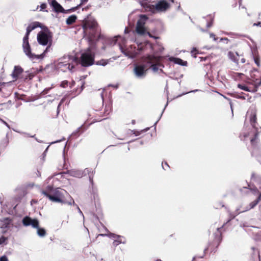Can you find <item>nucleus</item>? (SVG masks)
<instances>
[{
  "label": "nucleus",
  "instance_id": "1",
  "mask_svg": "<svg viewBox=\"0 0 261 261\" xmlns=\"http://www.w3.org/2000/svg\"><path fill=\"white\" fill-rule=\"evenodd\" d=\"M82 27L83 33L90 41L97 40L99 38L100 30L97 22L95 19L87 17L83 20Z\"/></svg>",
  "mask_w": 261,
  "mask_h": 261
},
{
  "label": "nucleus",
  "instance_id": "2",
  "mask_svg": "<svg viewBox=\"0 0 261 261\" xmlns=\"http://www.w3.org/2000/svg\"><path fill=\"white\" fill-rule=\"evenodd\" d=\"M37 28H42L41 24L38 21H35L30 24L27 29L25 35L23 39V49L25 54L30 58H39L37 56L31 53V47L29 43V36L30 33Z\"/></svg>",
  "mask_w": 261,
  "mask_h": 261
},
{
  "label": "nucleus",
  "instance_id": "3",
  "mask_svg": "<svg viewBox=\"0 0 261 261\" xmlns=\"http://www.w3.org/2000/svg\"><path fill=\"white\" fill-rule=\"evenodd\" d=\"M163 59V57L160 56L147 55L142 57L141 61L149 65V68H151L153 71L156 72L159 69L158 66H163L161 63Z\"/></svg>",
  "mask_w": 261,
  "mask_h": 261
},
{
  "label": "nucleus",
  "instance_id": "4",
  "mask_svg": "<svg viewBox=\"0 0 261 261\" xmlns=\"http://www.w3.org/2000/svg\"><path fill=\"white\" fill-rule=\"evenodd\" d=\"M94 54L88 48L81 57V64L84 67H88L93 64L94 61Z\"/></svg>",
  "mask_w": 261,
  "mask_h": 261
},
{
  "label": "nucleus",
  "instance_id": "5",
  "mask_svg": "<svg viewBox=\"0 0 261 261\" xmlns=\"http://www.w3.org/2000/svg\"><path fill=\"white\" fill-rule=\"evenodd\" d=\"M52 33L47 29L39 32L37 35V40L39 44L42 45H46L52 40Z\"/></svg>",
  "mask_w": 261,
  "mask_h": 261
},
{
  "label": "nucleus",
  "instance_id": "6",
  "mask_svg": "<svg viewBox=\"0 0 261 261\" xmlns=\"http://www.w3.org/2000/svg\"><path fill=\"white\" fill-rule=\"evenodd\" d=\"M51 194H49L47 192L43 191L42 193L48 198L51 201L59 203H65L64 201V195L62 192L56 189L51 192Z\"/></svg>",
  "mask_w": 261,
  "mask_h": 261
},
{
  "label": "nucleus",
  "instance_id": "7",
  "mask_svg": "<svg viewBox=\"0 0 261 261\" xmlns=\"http://www.w3.org/2000/svg\"><path fill=\"white\" fill-rule=\"evenodd\" d=\"M144 7H146L150 9H155L159 12H163L166 11L170 7V4L166 0H162L158 2L155 5L150 4H142Z\"/></svg>",
  "mask_w": 261,
  "mask_h": 261
},
{
  "label": "nucleus",
  "instance_id": "8",
  "mask_svg": "<svg viewBox=\"0 0 261 261\" xmlns=\"http://www.w3.org/2000/svg\"><path fill=\"white\" fill-rule=\"evenodd\" d=\"M218 246H201L200 248L202 251V253H198L196 256L193 257V259L196 258H203L204 255H211L213 253H215L217 250Z\"/></svg>",
  "mask_w": 261,
  "mask_h": 261
},
{
  "label": "nucleus",
  "instance_id": "9",
  "mask_svg": "<svg viewBox=\"0 0 261 261\" xmlns=\"http://www.w3.org/2000/svg\"><path fill=\"white\" fill-rule=\"evenodd\" d=\"M142 62V64L136 65L134 69L135 75L138 77H144L146 75V71L149 69V65L146 63Z\"/></svg>",
  "mask_w": 261,
  "mask_h": 261
},
{
  "label": "nucleus",
  "instance_id": "10",
  "mask_svg": "<svg viewBox=\"0 0 261 261\" xmlns=\"http://www.w3.org/2000/svg\"><path fill=\"white\" fill-rule=\"evenodd\" d=\"M23 72V69L19 66H15L14 68V70L12 73V76L13 79L16 81L18 79L24 78V80H27L28 78L29 80H31L33 75L31 73L28 74L25 77L21 76L22 73Z\"/></svg>",
  "mask_w": 261,
  "mask_h": 261
},
{
  "label": "nucleus",
  "instance_id": "11",
  "mask_svg": "<svg viewBox=\"0 0 261 261\" xmlns=\"http://www.w3.org/2000/svg\"><path fill=\"white\" fill-rule=\"evenodd\" d=\"M259 132H255L253 134V137L250 139L251 148L250 150L251 151L253 155V152L259 149L258 135Z\"/></svg>",
  "mask_w": 261,
  "mask_h": 261
},
{
  "label": "nucleus",
  "instance_id": "12",
  "mask_svg": "<svg viewBox=\"0 0 261 261\" xmlns=\"http://www.w3.org/2000/svg\"><path fill=\"white\" fill-rule=\"evenodd\" d=\"M96 111L97 112L96 115L101 117L100 120L105 119L112 112V106L110 104L106 105L103 112H101L100 110L97 109L96 110Z\"/></svg>",
  "mask_w": 261,
  "mask_h": 261
},
{
  "label": "nucleus",
  "instance_id": "13",
  "mask_svg": "<svg viewBox=\"0 0 261 261\" xmlns=\"http://www.w3.org/2000/svg\"><path fill=\"white\" fill-rule=\"evenodd\" d=\"M48 2L53 7L54 11L57 13H66L67 12H71L64 10L62 6L59 4L56 0H50L48 1Z\"/></svg>",
  "mask_w": 261,
  "mask_h": 261
},
{
  "label": "nucleus",
  "instance_id": "14",
  "mask_svg": "<svg viewBox=\"0 0 261 261\" xmlns=\"http://www.w3.org/2000/svg\"><path fill=\"white\" fill-rule=\"evenodd\" d=\"M22 223L24 226L31 225L34 228H38L39 226V221L36 219H32L29 217L26 216L22 220Z\"/></svg>",
  "mask_w": 261,
  "mask_h": 261
},
{
  "label": "nucleus",
  "instance_id": "15",
  "mask_svg": "<svg viewBox=\"0 0 261 261\" xmlns=\"http://www.w3.org/2000/svg\"><path fill=\"white\" fill-rule=\"evenodd\" d=\"M67 59L68 60L69 59V58L68 57L67 58H64L63 60H66ZM58 66L59 68H63V70H66L67 69L72 71V70L74 68V65L72 64H71L69 63V61H60L59 62L58 64Z\"/></svg>",
  "mask_w": 261,
  "mask_h": 261
},
{
  "label": "nucleus",
  "instance_id": "16",
  "mask_svg": "<svg viewBox=\"0 0 261 261\" xmlns=\"http://www.w3.org/2000/svg\"><path fill=\"white\" fill-rule=\"evenodd\" d=\"M109 237L114 240V243L118 244H125L126 243V239L121 236L116 235L114 233H110Z\"/></svg>",
  "mask_w": 261,
  "mask_h": 261
},
{
  "label": "nucleus",
  "instance_id": "17",
  "mask_svg": "<svg viewBox=\"0 0 261 261\" xmlns=\"http://www.w3.org/2000/svg\"><path fill=\"white\" fill-rule=\"evenodd\" d=\"M250 122L253 128H254L255 130V132H259L260 129V127H257V117L255 113H253L250 115Z\"/></svg>",
  "mask_w": 261,
  "mask_h": 261
},
{
  "label": "nucleus",
  "instance_id": "18",
  "mask_svg": "<svg viewBox=\"0 0 261 261\" xmlns=\"http://www.w3.org/2000/svg\"><path fill=\"white\" fill-rule=\"evenodd\" d=\"M222 227H222L218 228L217 231L214 234L215 237L214 239V243L217 244V245H219L222 239L221 231Z\"/></svg>",
  "mask_w": 261,
  "mask_h": 261
},
{
  "label": "nucleus",
  "instance_id": "19",
  "mask_svg": "<svg viewBox=\"0 0 261 261\" xmlns=\"http://www.w3.org/2000/svg\"><path fill=\"white\" fill-rule=\"evenodd\" d=\"M83 174L84 175H88L89 176V180L90 183L91 184L92 186H93V175H94V171L92 168H87L85 169L83 171Z\"/></svg>",
  "mask_w": 261,
  "mask_h": 261
},
{
  "label": "nucleus",
  "instance_id": "20",
  "mask_svg": "<svg viewBox=\"0 0 261 261\" xmlns=\"http://www.w3.org/2000/svg\"><path fill=\"white\" fill-rule=\"evenodd\" d=\"M144 22L142 20H139L137 23L136 31L138 34H144L145 32V29L144 28Z\"/></svg>",
  "mask_w": 261,
  "mask_h": 261
},
{
  "label": "nucleus",
  "instance_id": "21",
  "mask_svg": "<svg viewBox=\"0 0 261 261\" xmlns=\"http://www.w3.org/2000/svg\"><path fill=\"white\" fill-rule=\"evenodd\" d=\"M12 222V219L10 218H6L1 221V227L2 228H7L9 227Z\"/></svg>",
  "mask_w": 261,
  "mask_h": 261
},
{
  "label": "nucleus",
  "instance_id": "22",
  "mask_svg": "<svg viewBox=\"0 0 261 261\" xmlns=\"http://www.w3.org/2000/svg\"><path fill=\"white\" fill-rule=\"evenodd\" d=\"M77 19V16L75 15H72L69 16L66 20V24L68 25H71L73 24Z\"/></svg>",
  "mask_w": 261,
  "mask_h": 261
},
{
  "label": "nucleus",
  "instance_id": "23",
  "mask_svg": "<svg viewBox=\"0 0 261 261\" xmlns=\"http://www.w3.org/2000/svg\"><path fill=\"white\" fill-rule=\"evenodd\" d=\"M171 61H173L174 63L182 65V66H186L187 65V62L183 61L180 58H172L171 59Z\"/></svg>",
  "mask_w": 261,
  "mask_h": 261
},
{
  "label": "nucleus",
  "instance_id": "24",
  "mask_svg": "<svg viewBox=\"0 0 261 261\" xmlns=\"http://www.w3.org/2000/svg\"><path fill=\"white\" fill-rule=\"evenodd\" d=\"M253 59L257 67H260V57L258 54L254 53L253 54Z\"/></svg>",
  "mask_w": 261,
  "mask_h": 261
},
{
  "label": "nucleus",
  "instance_id": "25",
  "mask_svg": "<svg viewBox=\"0 0 261 261\" xmlns=\"http://www.w3.org/2000/svg\"><path fill=\"white\" fill-rule=\"evenodd\" d=\"M261 199V193H259L258 197L257 198V199L256 200H255L254 201H252V202L250 203V208H253L255 205H256L257 204V203H258V202L260 201Z\"/></svg>",
  "mask_w": 261,
  "mask_h": 261
},
{
  "label": "nucleus",
  "instance_id": "26",
  "mask_svg": "<svg viewBox=\"0 0 261 261\" xmlns=\"http://www.w3.org/2000/svg\"><path fill=\"white\" fill-rule=\"evenodd\" d=\"M37 228V234L40 237H44L46 234V231L44 228H40L39 226Z\"/></svg>",
  "mask_w": 261,
  "mask_h": 261
},
{
  "label": "nucleus",
  "instance_id": "27",
  "mask_svg": "<svg viewBox=\"0 0 261 261\" xmlns=\"http://www.w3.org/2000/svg\"><path fill=\"white\" fill-rule=\"evenodd\" d=\"M228 56L229 57V58L233 61L234 62H237L238 61V59H237V57L236 56V55H235V54L232 51H229L228 53Z\"/></svg>",
  "mask_w": 261,
  "mask_h": 261
},
{
  "label": "nucleus",
  "instance_id": "28",
  "mask_svg": "<svg viewBox=\"0 0 261 261\" xmlns=\"http://www.w3.org/2000/svg\"><path fill=\"white\" fill-rule=\"evenodd\" d=\"M109 61L108 60L101 59L96 62V64L97 65H101L103 66H106L108 64Z\"/></svg>",
  "mask_w": 261,
  "mask_h": 261
},
{
  "label": "nucleus",
  "instance_id": "29",
  "mask_svg": "<svg viewBox=\"0 0 261 261\" xmlns=\"http://www.w3.org/2000/svg\"><path fill=\"white\" fill-rule=\"evenodd\" d=\"M88 1V0H81V4L79 5H78L76 7L72 8L71 9L68 10V11L74 12L75 10H76L77 9V8H79L82 4H83L85 3H87Z\"/></svg>",
  "mask_w": 261,
  "mask_h": 261
},
{
  "label": "nucleus",
  "instance_id": "30",
  "mask_svg": "<svg viewBox=\"0 0 261 261\" xmlns=\"http://www.w3.org/2000/svg\"><path fill=\"white\" fill-rule=\"evenodd\" d=\"M249 136H250V133H249V132L244 133L243 134H240L239 137H240L241 140L244 141L246 140V139Z\"/></svg>",
  "mask_w": 261,
  "mask_h": 261
},
{
  "label": "nucleus",
  "instance_id": "31",
  "mask_svg": "<svg viewBox=\"0 0 261 261\" xmlns=\"http://www.w3.org/2000/svg\"><path fill=\"white\" fill-rule=\"evenodd\" d=\"M191 53L192 54V56H193L194 58H196V55L198 53V50L196 48H193L192 49Z\"/></svg>",
  "mask_w": 261,
  "mask_h": 261
},
{
  "label": "nucleus",
  "instance_id": "32",
  "mask_svg": "<svg viewBox=\"0 0 261 261\" xmlns=\"http://www.w3.org/2000/svg\"><path fill=\"white\" fill-rule=\"evenodd\" d=\"M238 87L241 89H242L245 91H249V88L248 87L246 86H244V85H241V84H239L238 85Z\"/></svg>",
  "mask_w": 261,
  "mask_h": 261
},
{
  "label": "nucleus",
  "instance_id": "33",
  "mask_svg": "<svg viewBox=\"0 0 261 261\" xmlns=\"http://www.w3.org/2000/svg\"><path fill=\"white\" fill-rule=\"evenodd\" d=\"M7 240V238L4 236H2L0 238V245H2L5 243L6 241Z\"/></svg>",
  "mask_w": 261,
  "mask_h": 261
},
{
  "label": "nucleus",
  "instance_id": "34",
  "mask_svg": "<svg viewBox=\"0 0 261 261\" xmlns=\"http://www.w3.org/2000/svg\"><path fill=\"white\" fill-rule=\"evenodd\" d=\"M68 84V82L67 81H64L61 84V87L63 88H66L67 87Z\"/></svg>",
  "mask_w": 261,
  "mask_h": 261
},
{
  "label": "nucleus",
  "instance_id": "35",
  "mask_svg": "<svg viewBox=\"0 0 261 261\" xmlns=\"http://www.w3.org/2000/svg\"><path fill=\"white\" fill-rule=\"evenodd\" d=\"M47 7V5L45 3H43L40 6V8L41 11L44 10Z\"/></svg>",
  "mask_w": 261,
  "mask_h": 261
},
{
  "label": "nucleus",
  "instance_id": "36",
  "mask_svg": "<svg viewBox=\"0 0 261 261\" xmlns=\"http://www.w3.org/2000/svg\"><path fill=\"white\" fill-rule=\"evenodd\" d=\"M0 261H8L6 256L3 255L0 258Z\"/></svg>",
  "mask_w": 261,
  "mask_h": 261
},
{
  "label": "nucleus",
  "instance_id": "37",
  "mask_svg": "<svg viewBox=\"0 0 261 261\" xmlns=\"http://www.w3.org/2000/svg\"><path fill=\"white\" fill-rule=\"evenodd\" d=\"M221 40L226 42V43H227L229 41L227 38H221Z\"/></svg>",
  "mask_w": 261,
  "mask_h": 261
},
{
  "label": "nucleus",
  "instance_id": "38",
  "mask_svg": "<svg viewBox=\"0 0 261 261\" xmlns=\"http://www.w3.org/2000/svg\"><path fill=\"white\" fill-rule=\"evenodd\" d=\"M250 189L252 191H254V192L259 193V191L256 187H255L254 188H252V189L250 188Z\"/></svg>",
  "mask_w": 261,
  "mask_h": 261
},
{
  "label": "nucleus",
  "instance_id": "39",
  "mask_svg": "<svg viewBox=\"0 0 261 261\" xmlns=\"http://www.w3.org/2000/svg\"><path fill=\"white\" fill-rule=\"evenodd\" d=\"M3 141H4V143H5V145H7L8 144V138L6 137V138L4 139V140H3Z\"/></svg>",
  "mask_w": 261,
  "mask_h": 261
},
{
  "label": "nucleus",
  "instance_id": "40",
  "mask_svg": "<svg viewBox=\"0 0 261 261\" xmlns=\"http://www.w3.org/2000/svg\"><path fill=\"white\" fill-rule=\"evenodd\" d=\"M256 177V175L255 173H252L251 174V179H253Z\"/></svg>",
  "mask_w": 261,
  "mask_h": 261
},
{
  "label": "nucleus",
  "instance_id": "41",
  "mask_svg": "<svg viewBox=\"0 0 261 261\" xmlns=\"http://www.w3.org/2000/svg\"><path fill=\"white\" fill-rule=\"evenodd\" d=\"M65 98H66V97H64V98H63L62 99V100H61V101H60V103H59V105H58V108L61 106V103H62V102H63V101L65 100Z\"/></svg>",
  "mask_w": 261,
  "mask_h": 261
},
{
  "label": "nucleus",
  "instance_id": "42",
  "mask_svg": "<svg viewBox=\"0 0 261 261\" xmlns=\"http://www.w3.org/2000/svg\"><path fill=\"white\" fill-rule=\"evenodd\" d=\"M133 134H135L136 136H138L140 134V132L138 131H133Z\"/></svg>",
  "mask_w": 261,
  "mask_h": 261
},
{
  "label": "nucleus",
  "instance_id": "43",
  "mask_svg": "<svg viewBox=\"0 0 261 261\" xmlns=\"http://www.w3.org/2000/svg\"><path fill=\"white\" fill-rule=\"evenodd\" d=\"M253 25H254H254H256V26H260V27H261V23H260V22H257V23H254L253 24Z\"/></svg>",
  "mask_w": 261,
  "mask_h": 261
},
{
  "label": "nucleus",
  "instance_id": "44",
  "mask_svg": "<svg viewBox=\"0 0 261 261\" xmlns=\"http://www.w3.org/2000/svg\"><path fill=\"white\" fill-rule=\"evenodd\" d=\"M50 89V88L45 89L43 91V92H44L45 94H46V93H47L48 91Z\"/></svg>",
  "mask_w": 261,
  "mask_h": 261
},
{
  "label": "nucleus",
  "instance_id": "45",
  "mask_svg": "<svg viewBox=\"0 0 261 261\" xmlns=\"http://www.w3.org/2000/svg\"><path fill=\"white\" fill-rule=\"evenodd\" d=\"M258 257L259 259V261H261V253H258Z\"/></svg>",
  "mask_w": 261,
  "mask_h": 261
},
{
  "label": "nucleus",
  "instance_id": "46",
  "mask_svg": "<svg viewBox=\"0 0 261 261\" xmlns=\"http://www.w3.org/2000/svg\"><path fill=\"white\" fill-rule=\"evenodd\" d=\"M164 164H165V166H167V167H168V168L169 167V166L168 164H167V163L165 162L164 163Z\"/></svg>",
  "mask_w": 261,
  "mask_h": 261
},
{
  "label": "nucleus",
  "instance_id": "47",
  "mask_svg": "<svg viewBox=\"0 0 261 261\" xmlns=\"http://www.w3.org/2000/svg\"><path fill=\"white\" fill-rule=\"evenodd\" d=\"M200 58H201V61H202V60H205L207 58L206 57H205V58L201 57Z\"/></svg>",
  "mask_w": 261,
  "mask_h": 261
},
{
  "label": "nucleus",
  "instance_id": "48",
  "mask_svg": "<svg viewBox=\"0 0 261 261\" xmlns=\"http://www.w3.org/2000/svg\"><path fill=\"white\" fill-rule=\"evenodd\" d=\"M258 86H261V77L259 82L258 83Z\"/></svg>",
  "mask_w": 261,
  "mask_h": 261
},
{
  "label": "nucleus",
  "instance_id": "49",
  "mask_svg": "<svg viewBox=\"0 0 261 261\" xmlns=\"http://www.w3.org/2000/svg\"><path fill=\"white\" fill-rule=\"evenodd\" d=\"M164 163H162V166H163V168L165 170H166V168H165V167H164Z\"/></svg>",
  "mask_w": 261,
  "mask_h": 261
},
{
  "label": "nucleus",
  "instance_id": "50",
  "mask_svg": "<svg viewBox=\"0 0 261 261\" xmlns=\"http://www.w3.org/2000/svg\"><path fill=\"white\" fill-rule=\"evenodd\" d=\"M148 35H149V36L150 37H152V36L151 35V34H150L149 33H148Z\"/></svg>",
  "mask_w": 261,
  "mask_h": 261
},
{
  "label": "nucleus",
  "instance_id": "51",
  "mask_svg": "<svg viewBox=\"0 0 261 261\" xmlns=\"http://www.w3.org/2000/svg\"><path fill=\"white\" fill-rule=\"evenodd\" d=\"M88 9V7H86V8H83V10H84V9H86H86Z\"/></svg>",
  "mask_w": 261,
  "mask_h": 261
},
{
  "label": "nucleus",
  "instance_id": "52",
  "mask_svg": "<svg viewBox=\"0 0 261 261\" xmlns=\"http://www.w3.org/2000/svg\"><path fill=\"white\" fill-rule=\"evenodd\" d=\"M70 94H69L68 95H67L66 96V97H70Z\"/></svg>",
  "mask_w": 261,
  "mask_h": 261
},
{
  "label": "nucleus",
  "instance_id": "53",
  "mask_svg": "<svg viewBox=\"0 0 261 261\" xmlns=\"http://www.w3.org/2000/svg\"><path fill=\"white\" fill-rule=\"evenodd\" d=\"M99 235H100V236H105V234H99Z\"/></svg>",
  "mask_w": 261,
  "mask_h": 261
},
{
  "label": "nucleus",
  "instance_id": "54",
  "mask_svg": "<svg viewBox=\"0 0 261 261\" xmlns=\"http://www.w3.org/2000/svg\"><path fill=\"white\" fill-rule=\"evenodd\" d=\"M253 250H254V247H252V248Z\"/></svg>",
  "mask_w": 261,
  "mask_h": 261
},
{
  "label": "nucleus",
  "instance_id": "55",
  "mask_svg": "<svg viewBox=\"0 0 261 261\" xmlns=\"http://www.w3.org/2000/svg\"><path fill=\"white\" fill-rule=\"evenodd\" d=\"M50 0H48V1H49Z\"/></svg>",
  "mask_w": 261,
  "mask_h": 261
}]
</instances>
